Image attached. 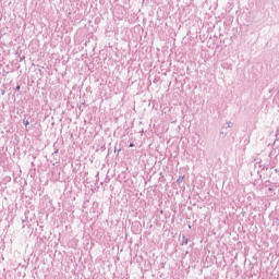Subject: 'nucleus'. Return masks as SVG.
<instances>
[{
    "label": "nucleus",
    "instance_id": "obj_3",
    "mask_svg": "<svg viewBox=\"0 0 279 279\" xmlns=\"http://www.w3.org/2000/svg\"><path fill=\"white\" fill-rule=\"evenodd\" d=\"M16 90H21V86H17V87H16Z\"/></svg>",
    "mask_w": 279,
    "mask_h": 279
},
{
    "label": "nucleus",
    "instance_id": "obj_2",
    "mask_svg": "<svg viewBox=\"0 0 279 279\" xmlns=\"http://www.w3.org/2000/svg\"><path fill=\"white\" fill-rule=\"evenodd\" d=\"M25 125H29V121L26 120V121H25Z\"/></svg>",
    "mask_w": 279,
    "mask_h": 279
},
{
    "label": "nucleus",
    "instance_id": "obj_1",
    "mask_svg": "<svg viewBox=\"0 0 279 279\" xmlns=\"http://www.w3.org/2000/svg\"><path fill=\"white\" fill-rule=\"evenodd\" d=\"M177 182L178 184H182V182H184V177H179Z\"/></svg>",
    "mask_w": 279,
    "mask_h": 279
},
{
    "label": "nucleus",
    "instance_id": "obj_4",
    "mask_svg": "<svg viewBox=\"0 0 279 279\" xmlns=\"http://www.w3.org/2000/svg\"><path fill=\"white\" fill-rule=\"evenodd\" d=\"M130 147H134V144H130Z\"/></svg>",
    "mask_w": 279,
    "mask_h": 279
}]
</instances>
